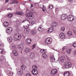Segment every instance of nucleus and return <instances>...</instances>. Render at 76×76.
<instances>
[{
	"instance_id": "1",
	"label": "nucleus",
	"mask_w": 76,
	"mask_h": 76,
	"mask_svg": "<svg viewBox=\"0 0 76 76\" xmlns=\"http://www.w3.org/2000/svg\"><path fill=\"white\" fill-rule=\"evenodd\" d=\"M33 69L32 70L31 72L34 75H37L38 74V71L37 70V66L36 65H33Z\"/></svg>"
},
{
	"instance_id": "2",
	"label": "nucleus",
	"mask_w": 76,
	"mask_h": 76,
	"mask_svg": "<svg viewBox=\"0 0 76 76\" xmlns=\"http://www.w3.org/2000/svg\"><path fill=\"white\" fill-rule=\"evenodd\" d=\"M11 50L12 51V53L15 56H17L18 55V54L17 52V49H16L15 45H14L12 46Z\"/></svg>"
},
{
	"instance_id": "3",
	"label": "nucleus",
	"mask_w": 76,
	"mask_h": 76,
	"mask_svg": "<svg viewBox=\"0 0 76 76\" xmlns=\"http://www.w3.org/2000/svg\"><path fill=\"white\" fill-rule=\"evenodd\" d=\"M53 41V39L52 38L50 37H48L46 38L45 41V42L47 45H50V44H51Z\"/></svg>"
},
{
	"instance_id": "4",
	"label": "nucleus",
	"mask_w": 76,
	"mask_h": 76,
	"mask_svg": "<svg viewBox=\"0 0 76 76\" xmlns=\"http://www.w3.org/2000/svg\"><path fill=\"white\" fill-rule=\"evenodd\" d=\"M72 64L71 63L67 61L64 63V66L66 69H69V68H70L72 66Z\"/></svg>"
},
{
	"instance_id": "5",
	"label": "nucleus",
	"mask_w": 76,
	"mask_h": 76,
	"mask_svg": "<svg viewBox=\"0 0 76 76\" xmlns=\"http://www.w3.org/2000/svg\"><path fill=\"white\" fill-rule=\"evenodd\" d=\"M21 38H22L21 35H19V34H17V33H16L14 34V39L15 41L19 40V39H21Z\"/></svg>"
},
{
	"instance_id": "6",
	"label": "nucleus",
	"mask_w": 76,
	"mask_h": 76,
	"mask_svg": "<svg viewBox=\"0 0 76 76\" xmlns=\"http://www.w3.org/2000/svg\"><path fill=\"white\" fill-rule=\"evenodd\" d=\"M26 17H28L29 19H32L34 18V14L31 12H28V14L26 15Z\"/></svg>"
},
{
	"instance_id": "7",
	"label": "nucleus",
	"mask_w": 76,
	"mask_h": 76,
	"mask_svg": "<svg viewBox=\"0 0 76 76\" xmlns=\"http://www.w3.org/2000/svg\"><path fill=\"white\" fill-rule=\"evenodd\" d=\"M69 21H73L74 20V17L73 15H69L67 18Z\"/></svg>"
},
{
	"instance_id": "8",
	"label": "nucleus",
	"mask_w": 76,
	"mask_h": 76,
	"mask_svg": "<svg viewBox=\"0 0 76 76\" xmlns=\"http://www.w3.org/2000/svg\"><path fill=\"white\" fill-rule=\"evenodd\" d=\"M12 31H13V28L11 27H9L6 30V32L7 34H10Z\"/></svg>"
},
{
	"instance_id": "9",
	"label": "nucleus",
	"mask_w": 76,
	"mask_h": 76,
	"mask_svg": "<svg viewBox=\"0 0 76 76\" xmlns=\"http://www.w3.org/2000/svg\"><path fill=\"white\" fill-rule=\"evenodd\" d=\"M18 48L19 50H23V49L24 48V47H23V44L22 43L18 45Z\"/></svg>"
},
{
	"instance_id": "10",
	"label": "nucleus",
	"mask_w": 76,
	"mask_h": 76,
	"mask_svg": "<svg viewBox=\"0 0 76 76\" xmlns=\"http://www.w3.org/2000/svg\"><path fill=\"white\" fill-rule=\"evenodd\" d=\"M59 37L62 39H64L66 38V36L63 33L61 32L59 34Z\"/></svg>"
},
{
	"instance_id": "11",
	"label": "nucleus",
	"mask_w": 76,
	"mask_h": 76,
	"mask_svg": "<svg viewBox=\"0 0 76 76\" xmlns=\"http://www.w3.org/2000/svg\"><path fill=\"white\" fill-rule=\"evenodd\" d=\"M57 70L56 69H52L51 70V75L53 76L57 74Z\"/></svg>"
},
{
	"instance_id": "12",
	"label": "nucleus",
	"mask_w": 76,
	"mask_h": 76,
	"mask_svg": "<svg viewBox=\"0 0 76 76\" xmlns=\"http://www.w3.org/2000/svg\"><path fill=\"white\" fill-rule=\"evenodd\" d=\"M17 70H18V74L19 75H23V71L20 70V68H18V69H17Z\"/></svg>"
},
{
	"instance_id": "13",
	"label": "nucleus",
	"mask_w": 76,
	"mask_h": 76,
	"mask_svg": "<svg viewBox=\"0 0 76 76\" xmlns=\"http://www.w3.org/2000/svg\"><path fill=\"white\" fill-rule=\"evenodd\" d=\"M51 25L53 27H56V26H57L58 24L56 22H53V23H51Z\"/></svg>"
},
{
	"instance_id": "14",
	"label": "nucleus",
	"mask_w": 76,
	"mask_h": 76,
	"mask_svg": "<svg viewBox=\"0 0 76 76\" xmlns=\"http://www.w3.org/2000/svg\"><path fill=\"white\" fill-rule=\"evenodd\" d=\"M26 43L27 44H31V39L29 38L27 39L26 40Z\"/></svg>"
},
{
	"instance_id": "15",
	"label": "nucleus",
	"mask_w": 76,
	"mask_h": 76,
	"mask_svg": "<svg viewBox=\"0 0 76 76\" xmlns=\"http://www.w3.org/2000/svg\"><path fill=\"white\" fill-rule=\"evenodd\" d=\"M50 60L51 62H55L56 60V59L54 58V56H51L50 57Z\"/></svg>"
},
{
	"instance_id": "16",
	"label": "nucleus",
	"mask_w": 76,
	"mask_h": 76,
	"mask_svg": "<svg viewBox=\"0 0 76 76\" xmlns=\"http://www.w3.org/2000/svg\"><path fill=\"white\" fill-rule=\"evenodd\" d=\"M53 31H54L53 28V27H50L49 28H48L47 31V32L48 33H50V32H52Z\"/></svg>"
},
{
	"instance_id": "17",
	"label": "nucleus",
	"mask_w": 76,
	"mask_h": 76,
	"mask_svg": "<svg viewBox=\"0 0 76 76\" xmlns=\"http://www.w3.org/2000/svg\"><path fill=\"white\" fill-rule=\"evenodd\" d=\"M66 18L67 15L65 14H63L61 15V19L62 20H64V19H66Z\"/></svg>"
},
{
	"instance_id": "18",
	"label": "nucleus",
	"mask_w": 76,
	"mask_h": 76,
	"mask_svg": "<svg viewBox=\"0 0 76 76\" xmlns=\"http://www.w3.org/2000/svg\"><path fill=\"white\" fill-rule=\"evenodd\" d=\"M9 25V23L7 22H5L4 23H3V26L5 28H6L8 27Z\"/></svg>"
},
{
	"instance_id": "19",
	"label": "nucleus",
	"mask_w": 76,
	"mask_h": 76,
	"mask_svg": "<svg viewBox=\"0 0 76 76\" xmlns=\"http://www.w3.org/2000/svg\"><path fill=\"white\" fill-rule=\"evenodd\" d=\"M24 51L26 53H29L31 52V49L28 48H27L25 49Z\"/></svg>"
},
{
	"instance_id": "20",
	"label": "nucleus",
	"mask_w": 76,
	"mask_h": 76,
	"mask_svg": "<svg viewBox=\"0 0 76 76\" xmlns=\"http://www.w3.org/2000/svg\"><path fill=\"white\" fill-rule=\"evenodd\" d=\"M12 3L10 4H18L19 3V2L18 1L16 0H11Z\"/></svg>"
},
{
	"instance_id": "21",
	"label": "nucleus",
	"mask_w": 76,
	"mask_h": 76,
	"mask_svg": "<svg viewBox=\"0 0 76 76\" xmlns=\"http://www.w3.org/2000/svg\"><path fill=\"white\" fill-rule=\"evenodd\" d=\"M15 13L16 15H18L22 16V14H23V12L22 11H18L16 12Z\"/></svg>"
},
{
	"instance_id": "22",
	"label": "nucleus",
	"mask_w": 76,
	"mask_h": 76,
	"mask_svg": "<svg viewBox=\"0 0 76 76\" xmlns=\"http://www.w3.org/2000/svg\"><path fill=\"white\" fill-rule=\"evenodd\" d=\"M20 69L22 70H25L26 69V66L23 64L21 66Z\"/></svg>"
},
{
	"instance_id": "23",
	"label": "nucleus",
	"mask_w": 76,
	"mask_h": 76,
	"mask_svg": "<svg viewBox=\"0 0 76 76\" xmlns=\"http://www.w3.org/2000/svg\"><path fill=\"white\" fill-rule=\"evenodd\" d=\"M12 40H13L12 37H8L7 40L9 42H11L12 41Z\"/></svg>"
},
{
	"instance_id": "24",
	"label": "nucleus",
	"mask_w": 76,
	"mask_h": 76,
	"mask_svg": "<svg viewBox=\"0 0 76 76\" xmlns=\"http://www.w3.org/2000/svg\"><path fill=\"white\" fill-rule=\"evenodd\" d=\"M72 50L71 49H69L66 50L67 53L68 54H70L72 52Z\"/></svg>"
},
{
	"instance_id": "25",
	"label": "nucleus",
	"mask_w": 76,
	"mask_h": 76,
	"mask_svg": "<svg viewBox=\"0 0 76 76\" xmlns=\"http://www.w3.org/2000/svg\"><path fill=\"white\" fill-rule=\"evenodd\" d=\"M35 56V54L34 53H31L30 54V58L32 59L34 58V57Z\"/></svg>"
},
{
	"instance_id": "26",
	"label": "nucleus",
	"mask_w": 76,
	"mask_h": 76,
	"mask_svg": "<svg viewBox=\"0 0 76 76\" xmlns=\"http://www.w3.org/2000/svg\"><path fill=\"white\" fill-rule=\"evenodd\" d=\"M38 30L39 31L42 32V31H44V28L40 27V26H39L38 27Z\"/></svg>"
},
{
	"instance_id": "27",
	"label": "nucleus",
	"mask_w": 76,
	"mask_h": 76,
	"mask_svg": "<svg viewBox=\"0 0 76 76\" xmlns=\"http://www.w3.org/2000/svg\"><path fill=\"white\" fill-rule=\"evenodd\" d=\"M31 34L34 35V34H35L37 33V31L35 30H31Z\"/></svg>"
},
{
	"instance_id": "28",
	"label": "nucleus",
	"mask_w": 76,
	"mask_h": 76,
	"mask_svg": "<svg viewBox=\"0 0 76 76\" xmlns=\"http://www.w3.org/2000/svg\"><path fill=\"white\" fill-rule=\"evenodd\" d=\"M64 76H69L70 73L69 72H66L64 73Z\"/></svg>"
},
{
	"instance_id": "29",
	"label": "nucleus",
	"mask_w": 76,
	"mask_h": 76,
	"mask_svg": "<svg viewBox=\"0 0 76 76\" xmlns=\"http://www.w3.org/2000/svg\"><path fill=\"white\" fill-rule=\"evenodd\" d=\"M67 34L68 36H72V32L69 31L67 32Z\"/></svg>"
},
{
	"instance_id": "30",
	"label": "nucleus",
	"mask_w": 76,
	"mask_h": 76,
	"mask_svg": "<svg viewBox=\"0 0 76 76\" xmlns=\"http://www.w3.org/2000/svg\"><path fill=\"white\" fill-rule=\"evenodd\" d=\"M29 30H28V29H25L24 30V32L25 34H28L29 33Z\"/></svg>"
},
{
	"instance_id": "31",
	"label": "nucleus",
	"mask_w": 76,
	"mask_h": 76,
	"mask_svg": "<svg viewBox=\"0 0 76 76\" xmlns=\"http://www.w3.org/2000/svg\"><path fill=\"white\" fill-rule=\"evenodd\" d=\"M45 51V50H40V52L41 53L44 54V53H46V51Z\"/></svg>"
},
{
	"instance_id": "32",
	"label": "nucleus",
	"mask_w": 76,
	"mask_h": 76,
	"mask_svg": "<svg viewBox=\"0 0 76 76\" xmlns=\"http://www.w3.org/2000/svg\"><path fill=\"white\" fill-rule=\"evenodd\" d=\"M43 57L44 58H47V55L46 54H45V53H43L42 54Z\"/></svg>"
},
{
	"instance_id": "33",
	"label": "nucleus",
	"mask_w": 76,
	"mask_h": 76,
	"mask_svg": "<svg viewBox=\"0 0 76 76\" xmlns=\"http://www.w3.org/2000/svg\"><path fill=\"white\" fill-rule=\"evenodd\" d=\"M4 60V56H1L0 57V61H3Z\"/></svg>"
},
{
	"instance_id": "34",
	"label": "nucleus",
	"mask_w": 76,
	"mask_h": 76,
	"mask_svg": "<svg viewBox=\"0 0 76 76\" xmlns=\"http://www.w3.org/2000/svg\"><path fill=\"white\" fill-rule=\"evenodd\" d=\"M13 16V14H9L8 15V17L9 18H12Z\"/></svg>"
},
{
	"instance_id": "35",
	"label": "nucleus",
	"mask_w": 76,
	"mask_h": 76,
	"mask_svg": "<svg viewBox=\"0 0 76 76\" xmlns=\"http://www.w3.org/2000/svg\"><path fill=\"white\" fill-rule=\"evenodd\" d=\"M4 53V50L3 49H0V54H3Z\"/></svg>"
},
{
	"instance_id": "36",
	"label": "nucleus",
	"mask_w": 76,
	"mask_h": 76,
	"mask_svg": "<svg viewBox=\"0 0 76 76\" xmlns=\"http://www.w3.org/2000/svg\"><path fill=\"white\" fill-rule=\"evenodd\" d=\"M65 30V28H64V27H63L61 28V31H64Z\"/></svg>"
},
{
	"instance_id": "37",
	"label": "nucleus",
	"mask_w": 76,
	"mask_h": 76,
	"mask_svg": "<svg viewBox=\"0 0 76 76\" xmlns=\"http://www.w3.org/2000/svg\"><path fill=\"white\" fill-rule=\"evenodd\" d=\"M53 7V6L52 5H50L49 6V8L50 9H52Z\"/></svg>"
},
{
	"instance_id": "38",
	"label": "nucleus",
	"mask_w": 76,
	"mask_h": 76,
	"mask_svg": "<svg viewBox=\"0 0 76 76\" xmlns=\"http://www.w3.org/2000/svg\"><path fill=\"white\" fill-rule=\"evenodd\" d=\"M72 46L75 48H76V43H75L72 44Z\"/></svg>"
},
{
	"instance_id": "39",
	"label": "nucleus",
	"mask_w": 76,
	"mask_h": 76,
	"mask_svg": "<svg viewBox=\"0 0 76 76\" xmlns=\"http://www.w3.org/2000/svg\"><path fill=\"white\" fill-rule=\"evenodd\" d=\"M26 21V22H27V21H28V22H29V21L28 20H23L22 21V23H24V22H25V21Z\"/></svg>"
},
{
	"instance_id": "40",
	"label": "nucleus",
	"mask_w": 76,
	"mask_h": 76,
	"mask_svg": "<svg viewBox=\"0 0 76 76\" xmlns=\"http://www.w3.org/2000/svg\"><path fill=\"white\" fill-rule=\"evenodd\" d=\"M29 11H30L29 10L27 9L26 10V13H28V12H29Z\"/></svg>"
},
{
	"instance_id": "41",
	"label": "nucleus",
	"mask_w": 76,
	"mask_h": 76,
	"mask_svg": "<svg viewBox=\"0 0 76 76\" xmlns=\"http://www.w3.org/2000/svg\"><path fill=\"white\" fill-rule=\"evenodd\" d=\"M7 10H12V9L11 8H7Z\"/></svg>"
},
{
	"instance_id": "42",
	"label": "nucleus",
	"mask_w": 76,
	"mask_h": 76,
	"mask_svg": "<svg viewBox=\"0 0 76 76\" xmlns=\"http://www.w3.org/2000/svg\"><path fill=\"white\" fill-rule=\"evenodd\" d=\"M32 47V49H34V48H35V45H33Z\"/></svg>"
},
{
	"instance_id": "43",
	"label": "nucleus",
	"mask_w": 76,
	"mask_h": 76,
	"mask_svg": "<svg viewBox=\"0 0 76 76\" xmlns=\"http://www.w3.org/2000/svg\"><path fill=\"white\" fill-rule=\"evenodd\" d=\"M31 25H33L34 24V22L33 21H31Z\"/></svg>"
},
{
	"instance_id": "44",
	"label": "nucleus",
	"mask_w": 76,
	"mask_h": 76,
	"mask_svg": "<svg viewBox=\"0 0 76 76\" xmlns=\"http://www.w3.org/2000/svg\"><path fill=\"white\" fill-rule=\"evenodd\" d=\"M64 57H61V61H63V60H64Z\"/></svg>"
},
{
	"instance_id": "45",
	"label": "nucleus",
	"mask_w": 76,
	"mask_h": 76,
	"mask_svg": "<svg viewBox=\"0 0 76 76\" xmlns=\"http://www.w3.org/2000/svg\"><path fill=\"white\" fill-rule=\"evenodd\" d=\"M74 54L76 56V50H75L74 52Z\"/></svg>"
},
{
	"instance_id": "46",
	"label": "nucleus",
	"mask_w": 76,
	"mask_h": 76,
	"mask_svg": "<svg viewBox=\"0 0 76 76\" xmlns=\"http://www.w3.org/2000/svg\"><path fill=\"white\" fill-rule=\"evenodd\" d=\"M65 49V48L64 47L62 48V51H63Z\"/></svg>"
},
{
	"instance_id": "47",
	"label": "nucleus",
	"mask_w": 76,
	"mask_h": 76,
	"mask_svg": "<svg viewBox=\"0 0 76 76\" xmlns=\"http://www.w3.org/2000/svg\"><path fill=\"white\" fill-rule=\"evenodd\" d=\"M9 1V0H6V3H8Z\"/></svg>"
},
{
	"instance_id": "48",
	"label": "nucleus",
	"mask_w": 76,
	"mask_h": 76,
	"mask_svg": "<svg viewBox=\"0 0 76 76\" xmlns=\"http://www.w3.org/2000/svg\"><path fill=\"white\" fill-rule=\"evenodd\" d=\"M27 76H31V75L28 74L27 75Z\"/></svg>"
},
{
	"instance_id": "49",
	"label": "nucleus",
	"mask_w": 76,
	"mask_h": 76,
	"mask_svg": "<svg viewBox=\"0 0 76 76\" xmlns=\"http://www.w3.org/2000/svg\"><path fill=\"white\" fill-rule=\"evenodd\" d=\"M34 7V5H33V4H31V7Z\"/></svg>"
},
{
	"instance_id": "50",
	"label": "nucleus",
	"mask_w": 76,
	"mask_h": 76,
	"mask_svg": "<svg viewBox=\"0 0 76 76\" xmlns=\"http://www.w3.org/2000/svg\"><path fill=\"white\" fill-rule=\"evenodd\" d=\"M43 9H44V10H45V8L44 7V6H43Z\"/></svg>"
},
{
	"instance_id": "51",
	"label": "nucleus",
	"mask_w": 76,
	"mask_h": 76,
	"mask_svg": "<svg viewBox=\"0 0 76 76\" xmlns=\"http://www.w3.org/2000/svg\"><path fill=\"white\" fill-rule=\"evenodd\" d=\"M68 1H69V2H70V1H72V0H68Z\"/></svg>"
},
{
	"instance_id": "52",
	"label": "nucleus",
	"mask_w": 76,
	"mask_h": 76,
	"mask_svg": "<svg viewBox=\"0 0 76 76\" xmlns=\"http://www.w3.org/2000/svg\"><path fill=\"white\" fill-rule=\"evenodd\" d=\"M42 10L43 12H45V10L43 8L42 9Z\"/></svg>"
},
{
	"instance_id": "53",
	"label": "nucleus",
	"mask_w": 76,
	"mask_h": 76,
	"mask_svg": "<svg viewBox=\"0 0 76 76\" xmlns=\"http://www.w3.org/2000/svg\"><path fill=\"white\" fill-rule=\"evenodd\" d=\"M23 60H25V59L24 58H23V59H22Z\"/></svg>"
},
{
	"instance_id": "54",
	"label": "nucleus",
	"mask_w": 76,
	"mask_h": 76,
	"mask_svg": "<svg viewBox=\"0 0 76 76\" xmlns=\"http://www.w3.org/2000/svg\"><path fill=\"white\" fill-rule=\"evenodd\" d=\"M14 7H16V5H14Z\"/></svg>"
},
{
	"instance_id": "55",
	"label": "nucleus",
	"mask_w": 76,
	"mask_h": 76,
	"mask_svg": "<svg viewBox=\"0 0 76 76\" xmlns=\"http://www.w3.org/2000/svg\"><path fill=\"white\" fill-rule=\"evenodd\" d=\"M59 60V59H58V60H57V61H58Z\"/></svg>"
},
{
	"instance_id": "56",
	"label": "nucleus",
	"mask_w": 76,
	"mask_h": 76,
	"mask_svg": "<svg viewBox=\"0 0 76 76\" xmlns=\"http://www.w3.org/2000/svg\"><path fill=\"white\" fill-rule=\"evenodd\" d=\"M1 45H2L1 44L0 45V46H1Z\"/></svg>"
},
{
	"instance_id": "57",
	"label": "nucleus",
	"mask_w": 76,
	"mask_h": 76,
	"mask_svg": "<svg viewBox=\"0 0 76 76\" xmlns=\"http://www.w3.org/2000/svg\"><path fill=\"white\" fill-rule=\"evenodd\" d=\"M29 1H31V0H29Z\"/></svg>"
},
{
	"instance_id": "58",
	"label": "nucleus",
	"mask_w": 76,
	"mask_h": 76,
	"mask_svg": "<svg viewBox=\"0 0 76 76\" xmlns=\"http://www.w3.org/2000/svg\"><path fill=\"white\" fill-rule=\"evenodd\" d=\"M56 10H57V9H56Z\"/></svg>"
}]
</instances>
